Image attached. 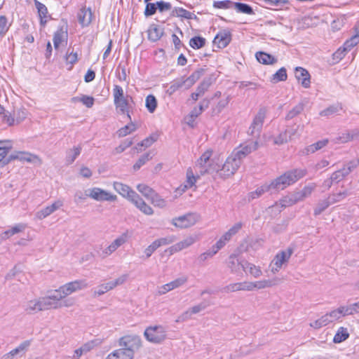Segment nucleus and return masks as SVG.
<instances>
[{
  "label": "nucleus",
  "instance_id": "8fccbe9b",
  "mask_svg": "<svg viewBox=\"0 0 359 359\" xmlns=\"http://www.w3.org/2000/svg\"><path fill=\"white\" fill-rule=\"evenodd\" d=\"M73 102H81L87 107H91L94 104V98L91 96L82 95L81 97H74L72 99Z\"/></svg>",
  "mask_w": 359,
  "mask_h": 359
},
{
  "label": "nucleus",
  "instance_id": "de8ad7c7",
  "mask_svg": "<svg viewBox=\"0 0 359 359\" xmlns=\"http://www.w3.org/2000/svg\"><path fill=\"white\" fill-rule=\"evenodd\" d=\"M328 143V140L325 139L320 140L314 144H312L306 147L307 153H314L315 151L323 148Z\"/></svg>",
  "mask_w": 359,
  "mask_h": 359
},
{
  "label": "nucleus",
  "instance_id": "c756f323",
  "mask_svg": "<svg viewBox=\"0 0 359 359\" xmlns=\"http://www.w3.org/2000/svg\"><path fill=\"white\" fill-rule=\"evenodd\" d=\"M315 189L314 184H309L304 187L301 191L294 194V203L303 201L305 198L309 196Z\"/></svg>",
  "mask_w": 359,
  "mask_h": 359
},
{
  "label": "nucleus",
  "instance_id": "2eb2a0df",
  "mask_svg": "<svg viewBox=\"0 0 359 359\" xmlns=\"http://www.w3.org/2000/svg\"><path fill=\"white\" fill-rule=\"evenodd\" d=\"M25 118V114H0V121L8 126L19 124Z\"/></svg>",
  "mask_w": 359,
  "mask_h": 359
},
{
  "label": "nucleus",
  "instance_id": "b1692460",
  "mask_svg": "<svg viewBox=\"0 0 359 359\" xmlns=\"http://www.w3.org/2000/svg\"><path fill=\"white\" fill-rule=\"evenodd\" d=\"M77 18L79 24L83 27L88 26L90 24L93 18L91 9H86V8H81L78 12Z\"/></svg>",
  "mask_w": 359,
  "mask_h": 359
},
{
  "label": "nucleus",
  "instance_id": "4d7b16f0",
  "mask_svg": "<svg viewBox=\"0 0 359 359\" xmlns=\"http://www.w3.org/2000/svg\"><path fill=\"white\" fill-rule=\"evenodd\" d=\"M196 177L194 176L191 168H189L187 171V181L184 184L186 189L192 187L196 182Z\"/></svg>",
  "mask_w": 359,
  "mask_h": 359
},
{
  "label": "nucleus",
  "instance_id": "5fc2aeb1",
  "mask_svg": "<svg viewBox=\"0 0 359 359\" xmlns=\"http://www.w3.org/2000/svg\"><path fill=\"white\" fill-rule=\"evenodd\" d=\"M145 106L149 112H153L157 107V100L153 95H149L146 97Z\"/></svg>",
  "mask_w": 359,
  "mask_h": 359
},
{
  "label": "nucleus",
  "instance_id": "a211bd4d",
  "mask_svg": "<svg viewBox=\"0 0 359 359\" xmlns=\"http://www.w3.org/2000/svg\"><path fill=\"white\" fill-rule=\"evenodd\" d=\"M114 189L123 197L128 198L130 201L137 194L129 186L118 182H114Z\"/></svg>",
  "mask_w": 359,
  "mask_h": 359
},
{
  "label": "nucleus",
  "instance_id": "49530a36",
  "mask_svg": "<svg viewBox=\"0 0 359 359\" xmlns=\"http://www.w3.org/2000/svg\"><path fill=\"white\" fill-rule=\"evenodd\" d=\"M246 273L249 272L252 276L255 278H258L262 275V271L259 266H257L253 264L249 263L248 262H245Z\"/></svg>",
  "mask_w": 359,
  "mask_h": 359
},
{
  "label": "nucleus",
  "instance_id": "6e6d98bb",
  "mask_svg": "<svg viewBox=\"0 0 359 359\" xmlns=\"http://www.w3.org/2000/svg\"><path fill=\"white\" fill-rule=\"evenodd\" d=\"M330 323V320L327 318V316L325 314L323 316L319 319L313 321L310 324L311 327L315 328V329H319L323 326L327 325Z\"/></svg>",
  "mask_w": 359,
  "mask_h": 359
},
{
  "label": "nucleus",
  "instance_id": "5701e85b",
  "mask_svg": "<svg viewBox=\"0 0 359 359\" xmlns=\"http://www.w3.org/2000/svg\"><path fill=\"white\" fill-rule=\"evenodd\" d=\"M212 156L211 151H205L201 156L197 160L196 163V168H199V172L203 175L208 172V162Z\"/></svg>",
  "mask_w": 359,
  "mask_h": 359
},
{
  "label": "nucleus",
  "instance_id": "a878e982",
  "mask_svg": "<svg viewBox=\"0 0 359 359\" xmlns=\"http://www.w3.org/2000/svg\"><path fill=\"white\" fill-rule=\"evenodd\" d=\"M24 311L27 314H35L39 311H42L39 298L34 299L27 302L23 305Z\"/></svg>",
  "mask_w": 359,
  "mask_h": 359
},
{
  "label": "nucleus",
  "instance_id": "412c9836",
  "mask_svg": "<svg viewBox=\"0 0 359 359\" xmlns=\"http://www.w3.org/2000/svg\"><path fill=\"white\" fill-rule=\"evenodd\" d=\"M295 77L300 82L304 88H307L310 87L311 84V76L309 72L301 67L295 68Z\"/></svg>",
  "mask_w": 359,
  "mask_h": 359
},
{
  "label": "nucleus",
  "instance_id": "0eeeda50",
  "mask_svg": "<svg viewBox=\"0 0 359 359\" xmlns=\"http://www.w3.org/2000/svg\"><path fill=\"white\" fill-rule=\"evenodd\" d=\"M241 163L239 160L231 154L226 160L222 165V168L218 171L219 175L223 177L226 178L233 175L237 170L240 168Z\"/></svg>",
  "mask_w": 359,
  "mask_h": 359
},
{
  "label": "nucleus",
  "instance_id": "6ab92c4d",
  "mask_svg": "<svg viewBox=\"0 0 359 359\" xmlns=\"http://www.w3.org/2000/svg\"><path fill=\"white\" fill-rule=\"evenodd\" d=\"M62 205V201L58 200L54 202L52 205L46 206V208H42L41 210L38 211L36 214V216L39 219H43L60 208Z\"/></svg>",
  "mask_w": 359,
  "mask_h": 359
},
{
  "label": "nucleus",
  "instance_id": "393cba45",
  "mask_svg": "<svg viewBox=\"0 0 359 359\" xmlns=\"http://www.w3.org/2000/svg\"><path fill=\"white\" fill-rule=\"evenodd\" d=\"M67 26H61L58 27L57 30L55 32L53 36V44L55 49H58L60 43L64 40H67Z\"/></svg>",
  "mask_w": 359,
  "mask_h": 359
},
{
  "label": "nucleus",
  "instance_id": "13d9d810",
  "mask_svg": "<svg viewBox=\"0 0 359 359\" xmlns=\"http://www.w3.org/2000/svg\"><path fill=\"white\" fill-rule=\"evenodd\" d=\"M137 189L145 197L150 198L152 195H154V191L144 184H140L137 186Z\"/></svg>",
  "mask_w": 359,
  "mask_h": 359
},
{
  "label": "nucleus",
  "instance_id": "f704fd0d",
  "mask_svg": "<svg viewBox=\"0 0 359 359\" xmlns=\"http://www.w3.org/2000/svg\"><path fill=\"white\" fill-rule=\"evenodd\" d=\"M158 137H159V134L158 133H152L148 137L143 140L140 143H138L137 146L136 147V149H137L138 151H142V149H139V147H144L145 148L149 147L155 142L157 141Z\"/></svg>",
  "mask_w": 359,
  "mask_h": 359
},
{
  "label": "nucleus",
  "instance_id": "58836bf2",
  "mask_svg": "<svg viewBox=\"0 0 359 359\" xmlns=\"http://www.w3.org/2000/svg\"><path fill=\"white\" fill-rule=\"evenodd\" d=\"M349 337V333L347 328L341 327L334 337L333 341L336 344L341 343Z\"/></svg>",
  "mask_w": 359,
  "mask_h": 359
},
{
  "label": "nucleus",
  "instance_id": "69168bd1",
  "mask_svg": "<svg viewBox=\"0 0 359 359\" xmlns=\"http://www.w3.org/2000/svg\"><path fill=\"white\" fill-rule=\"evenodd\" d=\"M133 144L132 139L128 138L124 140L118 147L115 148L116 154H121L128 147Z\"/></svg>",
  "mask_w": 359,
  "mask_h": 359
},
{
  "label": "nucleus",
  "instance_id": "864d4df0",
  "mask_svg": "<svg viewBox=\"0 0 359 359\" xmlns=\"http://www.w3.org/2000/svg\"><path fill=\"white\" fill-rule=\"evenodd\" d=\"M136 130V126L133 123H130L124 127L120 128L117 131L118 136L119 137H125L127 135L131 133L133 131H135Z\"/></svg>",
  "mask_w": 359,
  "mask_h": 359
},
{
  "label": "nucleus",
  "instance_id": "dca6fc26",
  "mask_svg": "<svg viewBox=\"0 0 359 359\" xmlns=\"http://www.w3.org/2000/svg\"><path fill=\"white\" fill-rule=\"evenodd\" d=\"M12 160H18L21 162L34 163L40 161L38 156L27 151H16L10 154V162Z\"/></svg>",
  "mask_w": 359,
  "mask_h": 359
},
{
  "label": "nucleus",
  "instance_id": "4c0bfd02",
  "mask_svg": "<svg viewBox=\"0 0 359 359\" xmlns=\"http://www.w3.org/2000/svg\"><path fill=\"white\" fill-rule=\"evenodd\" d=\"M272 188L271 187L270 184H264L259 188H257L255 191H252L249 194V201L251 200L255 199L261 196L262 194H264L265 192L269 191L271 190Z\"/></svg>",
  "mask_w": 359,
  "mask_h": 359
},
{
  "label": "nucleus",
  "instance_id": "f3484780",
  "mask_svg": "<svg viewBox=\"0 0 359 359\" xmlns=\"http://www.w3.org/2000/svg\"><path fill=\"white\" fill-rule=\"evenodd\" d=\"M231 41V34L227 29H223L219 32L215 36L213 43L217 45L219 48L226 47Z\"/></svg>",
  "mask_w": 359,
  "mask_h": 359
},
{
  "label": "nucleus",
  "instance_id": "a18cd8bd",
  "mask_svg": "<svg viewBox=\"0 0 359 359\" xmlns=\"http://www.w3.org/2000/svg\"><path fill=\"white\" fill-rule=\"evenodd\" d=\"M205 39L202 36H194L190 39L189 45L194 49H199L205 46Z\"/></svg>",
  "mask_w": 359,
  "mask_h": 359
},
{
  "label": "nucleus",
  "instance_id": "7ed1b4c3",
  "mask_svg": "<svg viewBox=\"0 0 359 359\" xmlns=\"http://www.w3.org/2000/svg\"><path fill=\"white\" fill-rule=\"evenodd\" d=\"M144 336L149 342L160 344L166 338V330L161 325L150 326L144 330Z\"/></svg>",
  "mask_w": 359,
  "mask_h": 359
},
{
  "label": "nucleus",
  "instance_id": "c03bdc74",
  "mask_svg": "<svg viewBox=\"0 0 359 359\" xmlns=\"http://www.w3.org/2000/svg\"><path fill=\"white\" fill-rule=\"evenodd\" d=\"M151 158L152 156L151 155V152H147L142 155L136 161V163L133 165V170L135 171L140 170L142 166H143L147 162L150 161Z\"/></svg>",
  "mask_w": 359,
  "mask_h": 359
},
{
  "label": "nucleus",
  "instance_id": "9b49d317",
  "mask_svg": "<svg viewBox=\"0 0 359 359\" xmlns=\"http://www.w3.org/2000/svg\"><path fill=\"white\" fill-rule=\"evenodd\" d=\"M207 69L204 67L198 68L189 77L180 79V87L184 86L185 88L191 87L202 76L205 74Z\"/></svg>",
  "mask_w": 359,
  "mask_h": 359
},
{
  "label": "nucleus",
  "instance_id": "0e129e2a",
  "mask_svg": "<svg viewBox=\"0 0 359 359\" xmlns=\"http://www.w3.org/2000/svg\"><path fill=\"white\" fill-rule=\"evenodd\" d=\"M344 167L349 175L351 172H353L355 169H356L359 166V158H356L349 161L346 163H345Z\"/></svg>",
  "mask_w": 359,
  "mask_h": 359
},
{
  "label": "nucleus",
  "instance_id": "ddd939ff",
  "mask_svg": "<svg viewBox=\"0 0 359 359\" xmlns=\"http://www.w3.org/2000/svg\"><path fill=\"white\" fill-rule=\"evenodd\" d=\"M265 118L264 114H257L249 127L248 133L253 137H259L262 129L264 121Z\"/></svg>",
  "mask_w": 359,
  "mask_h": 359
},
{
  "label": "nucleus",
  "instance_id": "79ce46f5",
  "mask_svg": "<svg viewBox=\"0 0 359 359\" xmlns=\"http://www.w3.org/2000/svg\"><path fill=\"white\" fill-rule=\"evenodd\" d=\"M277 282H278L277 279L262 280H259V281H256V282L253 283V289L254 288L264 289L266 287H270L277 285Z\"/></svg>",
  "mask_w": 359,
  "mask_h": 359
},
{
  "label": "nucleus",
  "instance_id": "c85d7f7f",
  "mask_svg": "<svg viewBox=\"0 0 359 359\" xmlns=\"http://www.w3.org/2000/svg\"><path fill=\"white\" fill-rule=\"evenodd\" d=\"M163 33L164 32L163 28L153 24L149 26L148 29V38L150 41L155 42L161 38Z\"/></svg>",
  "mask_w": 359,
  "mask_h": 359
},
{
  "label": "nucleus",
  "instance_id": "e433bc0d",
  "mask_svg": "<svg viewBox=\"0 0 359 359\" xmlns=\"http://www.w3.org/2000/svg\"><path fill=\"white\" fill-rule=\"evenodd\" d=\"M34 4L37 8L39 15L41 19V24L44 25L46 23V18H47L48 9L47 7L42 3L37 0H34Z\"/></svg>",
  "mask_w": 359,
  "mask_h": 359
},
{
  "label": "nucleus",
  "instance_id": "bb28decb",
  "mask_svg": "<svg viewBox=\"0 0 359 359\" xmlns=\"http://www.w3.org/2000/svg\"><path fill=\"white\" fill-rule=\"evenodd\" d=\"M29 346L30 341L26 340L21 343L17 348L3 355L1 359H13L18 354L20 353L21 352L25 351Z\"/></svg>",
  "mask_w": 359,
  "mask_h": 359
},
{
  "label": "nucleus",
  "instance_id": "09e8293b",
  "mask_svg": "<svg viewBox=\"0 0 359 359\" xmlns=\"http://www.w3.org/2000/svg\"><path fill=\"white\" fill-rule=\"evenodd\" d=\"M359 43V29L356 31V33L352 36L349 39L346 40L344 43L345 49L350 50L353 47L356 46Z\"/></svg>",
  "mask_w": 359,
  "mask_h": 359
},
{
  "label": "nucleus",
  "instance_id": "20e7f679",
  "mask_svg": "<svg viewBox=\"0 0 359 359\" xmlns=\"http://www.w3.org/2000/svg\"><path fill=\"white\" fill-rule=\"evenodd\" d=\"M258 142L255 141H248L243 144H241L237 147L233 152V156H235L237 160H239L240 163H242L243 160L250 154L256 151L258 149Z\"/></svg>",
  "mask_w": 359,
  "mask_h": 359
},
{
  "label": "nucleus",
  "instance_id": "7c9ffc66",
  "mask_svg": "<svg viewBox=\"0 0 359 359\" xmlns=\"http://www.w3.org/2000/svg\"><path fill=\"white\" fill-rule=\"evenodd\" d=\"M215 77L213 74L208 77H205L197 87L195 92L198 93L200 96L203 95L204 93L209 88L211 84L215 81Z\"/></svg>",
  "mask_w": 359,
  "mask_h": 359
},
{
  "label": "nucleus",
  "instance_id": "338daca9",
  "mask_svg": "<svg viewBox=\"0 0 359 359\" xmlns=\"http://www.w3.org/2000/svg\"><path fill=\"white\" fill-rule=\"evenodd\" d=\"M157 11L156 3H147L145 6L144 14L147 18L156 13Z\"/></svg>",
  "mask_w": 359,
  "mask_h": 359
},
{
  "label": "nucleus",
  "instance_id": "1a4fd4ad",
  "mask_svg": "<svg viewBox=\"0 0 359 359\" xmlns=\"http://www.w3.org/2000/svg\"><path fill=\"white\" fill-rule=\"evenodd\" d=\"M198 215L195 213H188L178 217L173 218L172 224L180 229L189 228L194 225L198 220Z\"/></svg>",
  "mask_w": 359,
  "mask_h": 359
},
{
  "label": "nucleus",
  "instance_id": "c9c22d12",
  "mask_svg": "<svg viewBox=\"0 0 359 359\" xmlns=\"http://www.w3.org/2000/svg\"><path fill=\"white\" fill-rule=\"evenodd\" d=\"M131 356L123 348H119L115 350L114 352L110 353L106 359H133Z\"/></svg>",
  "mask_w": 359,
  "mask_h": 359
},
{
  "label": "nucleus",
  "instance_id": "f03ea898",
  "mask_svg": "<svg viewBox=\"0 0 359 359\" xmlns=\"http://www.w3.org/2000/svg\"><path fill=\"white\" fill-rule=\"evenodd\" d=\"M119 346L134 357L135 352L142 346V340L137 335H127L119 339Z\"/></svg>",
  "mask_w": 359,
  "mask_h": 359
},
{
  "label": "nucleus",
  "instance_id": "39448f33",
  "mask_svg": "<svg viewBox=\"0 0 359 359\" xmlns=\"http://www.w3.org/2000/svg\"><path fill=\"white\" fill-rule=\"evenodd\" d=\"M88 283L84 280H79L68 283L59 289L55 290V293L62 297V299L78 290L86 288Z\"/></svg>",
  "mask_w": 359,
  "mask_h": 359
},
{
  "label": "nucleus",
  "instance_id": "37998d69",
  "mask_svg": "<svg viewBox=\"0 0 359 359\" xmlns=\"http://www.w3.org/2000/svg\"><path fill=\"white\" fill-rule=\"evenodd\" d=\"M199 114H188L183 118V123L191 128H194L197 123V119Z\"/></svg>",
  "mask_w": 359,
  "mask_h": 359
},
{
  "label": "nucleus",
  "instance_id": "052dcab7",
  "mask_svg": "<svg viewBox=\"0 0 359 359\" xmlns=\"http://www.w3.org/2000/svg\"><path fill=\"white\" fill-rule=\"evenodd\" d=\"M234 2L229 0L214 1L213 6L216 8L227 9L233 7Z\"/></svg>",
  "mask_w": 359,
  "mask_h": 359
},
{
  "label": "nucleus",
  "instance_id": "72a5a7b5",
  "mask_svg": "<svg viewBox=\"0 0 359 359\" xmlns=\"http://www.w3.org/2000/svg\"><path fill=\"white\" fill-rule=\"evenodd\" d=\"M25 228L26 225L25 224L19 223L15 226H13L11 229L3 232L1 236L2 238L7 239L16 233L23 231L25 229Z\"/></svg>",
  "mask_w": 359,
  "mask_h": 359
},
{
  "label": "nucleus",
  "instance_id": "774afa93",
  "mask_svg": "<svg viewBox=\"0 0 359 359\" xmlns=\"http://www.w3.org/2000/svg\"><path fill=\"white\" fill-rule=\"evenodd\" d=\"M128 238V231L123 233L119 237L116 238L111 243L114 245L118 249L120 246L124 244Z\"/></svg>",
  "mask_w": 359,
  "mask_h": 359
},
{
  "label": "nucleus",
  "instance_id": "2f4dec72",
  "mask_svg": "<svg viewBox=\"0 0 359 359\" xmlns=\"http://www.w3.org/2000/svg\"><path fill=\"white\" fill-rule=\"evenodd\" d=\"M215 77L213 74L208 77H205L197 87L195 92L198 93L200 96L203 95L204 93L209 88L211 84L215 81Z\"/></svg>",
  "mask_w": 359,
  "mask_h": 359
},
{
  "label": "nucleus",
  "instance_id": "680f3d73",
  "mask_svg": "<svg viewBox=\"0 0 359 359\" xmlns=\"http://www.w3.org/2000/svg\"><path fill=\"white\" fill-rule=\"evenodd\" d=\"M177 11H178V13H179V16L180 18H185V19H187V20H191V19H194V20H198V18H197V16L187 11L186 9L183 8H178V10H177Z\"/></svg>",
  "mask_w": 359,
  "mask_h": 359
},
{
  "label": "nucleus",
  "instance_id": "603ef678",
  "mask_svg": "<svg viewBox=\"0 0 359 359\" xmlns=\"http://www.w3.org/2000/svg\"><path fill=\"white\" fill-rule=\"evenodd\" d=\"M310 109V102L305 99L296 105L290 112H302L303 111H309Z\"/></svg>",
  "mask_w": 359,
  "mask_h": 359
},
{
  "label": "nucleus",
  "instance_id": "ea45409f",
  "mask_svg": "<svg viewBox=\"0 0 359 359\" xmlns=\"http://www.w3.org/2000/svg\"><path fill=\"white\" fill-rule=\"evenodd\" d=\"M233 8L238 13L248 14V15L255 14V12L253 11L252 8L247 4L241 3V2H234Z\"/></svg>",
  "mask_w": 359,
  "mask_h": 359
},
{
  "label": "nucleus",
  "instance_id": "f8f14e48",
  "mask_svg": "<svg viewBox=\"0 0 359 359\" xmlns=\"http://www.w3.org/2000/svg\"><path fill=\"white\" fill-rule=\"evenodd\" d=\"M61 299L62 297L55 293V292L53 294L39 297L42 311L48 310L51 308H57L59 306L58 302Z\"/></svg>",
  "mask_w": 359,
  "mask_h": 359
},
{
  "label": "nucleus",
  "instance_id": "f257e3e1",
  "mask_svg": "<svg viewBox=\"0 0 359 359\" xmlns=\"http://www.w3.org/2000/svg\"><path fill=\"white\" fill-rule=\"evenodd\" d=\"M306 173V170L302 168H295L288 170L273 180L270 183L271 187L272 189L276 191L283 190L288 186L293 184L297 181L304 177Z\"/></svg>",
  "mask_w": 359,
  "mask_h": 359
},
{
  "label": "nucleus",
  "instance_id": "a19ab883",
  "mask_svg": "<svg viewBox=\"0 0 359 359\" xmlns=\"http://www.w3.org/2000/svg\"><path fill=\"white\" fill-rule=\"evenodd\" d=\"M287 79V70L285 67L279 69L271 77V82L276 83L279 81H285Z\"/></svg>",
  "mask_w": 359,
  "mask_h": 359
},
{
  "label": "nucleus",
  "instance_id": "4be33fe9",
  "mask_svg": "<svg viewBox=\"0 0 359 359\" xmlns=\"http://www.w3.org/2000/svg\"><path fill=\"white\" fill-rule=\"evenodd\" d=\"M130 202L133 203L142 212L147 215H151L154 213L152 208L147 205L137 194L134 196Z\"/></svg>",
  "mask_w": 359,
  "mask_h": 359
},
{
  "label": "nucleus",
  "instance_id": "aec40b11",
  "mask_svg": "<svg viewBox=\"0 0 359 359\" xmlns=\"http://www.w3.org/2000/svg\"><path fill=\"white\" fill-rule=\"evenodd\" d=\"M12 146L10 141H0V165L4 166L10 163V155L8 153Z\"/></svg>",
  "mask_w": 359,
  "mask_h": 359
},
{
  "label": "nucleus",
  "instance_id": "473e14b6",
  "mask_svg": "<svg viewBox=\"0 0 359 359\" xmlns=\"http://www.w3.org/2000/svg\"><path fill=\"white\" fill-rule=\"evenodd\" d=\"M81 151V147L78 145L74 147L73 149H69L66 153L65 162L67 165L72 164L76 158L80 155Z\"/></svg>",
  "mask_w": 359,
  "mask_h": 359
},
{
  "label": "nucleus",
  "instance_id": "4468645a",
  "mask_svg": "<svg viewBox=\"0 0 359 359\" xmlns=\"http://www.w3.org/2000/svg\"><path fill=\"white\" fill-rule=\"evenodd\" d=\"M245 260L240 259L235 254H231L228 259V267L232 273H239L241 271H246Z\"/></svg>",
  "mask_w": 359,
  "mask_h": 359
},
{
  "label": "nucleus",
  "instance_id": "9d476101",
  "mask_svg": "<svg viewBox=\"0 0 359 359\" xmlns=\"http://www.w3.org/2000/svg\"><path fill=\"white\" fill-rule=\"evenodd\" d=\"M88 197L97 201H115L117 199L116 195L98 187L88 189Z\"/></svg>",
  "mask_w": 359,
  "mask_h": 359
},
{
  "label": "nucleus",
  "instance_id": "bf43d9fd",
  "mask_svg": "<svg viewBox=\"0 0 359 359\" xmlns=\"http://www.w3.org/2000/svg\"><path fill=\"white\" fill-rule=\"evenodd\" d=\"M112 289L110 282L102 284L94 290V296H100Z\"/></svg>",
  "mask_w": 359,
  "mask_h": 359
},
{
  "label": "nucleus",
  "instance_id": "3c124183",
  "mask_svg": "<svg viewBox=\"0 0 359 359\" xmlns=\"http://www.w3.org/2000/svg\"><path fill=\"white\" fill-rule=\"evenodd\" d=\"M332 203L329 198L326 200L320 201L314 209V215L316 216L320 215L325 210H326L330 205Z\"/></svg>",
  "mask_w": 359,
  "mask_h": 359
},
{
  "label": "nucleus",
  "instance_id": "cd10ccee",
  "mask_svg": "<svg viewBox=\"0 0 359 359\" xmlns=\"http://www.w3.org/2000/svg\"><path fill=\"white\" fill-rule=\"evenodd\" d=\"M255 57L257 61L263 65H273L278 61L274 56L264 51L256 53Z\"/></svg>",
  "mask_w": 359,
  "mask_h": 359
},
{
  "label": "nucleus",
  "instance_id": "6e6552de",
  "mask_svg": "<svg viewBox=\"0 0 359 359\" xmlns=\"http://www.w3.org/2000/svg\"><path fill=\"white\" fill-rule=\"evenodd\" d=\"M293 253L292 248H287L285 250L277 253L270 264L271 271L273 273L279 271L283 264L288 262Z\"/></svg>",
  "mask_w": 359,
  "mask_h": 359
},
{
  "label": "nucleus",
  "instance_id": "423d86ee",
  "mask_svg": "<svg viewBox=\"0 0 359 359\" xmlns=\"http://www.w3.org/2000/svg\"><path fill=\"white\" fill-rule=\"evenodd\" d=\"M114 104L121 112H129L128 96H124V92L121 86L115 85L113 89Z\"/></svg>",
  "mask_w": 359,
  "mask_h": 359
},
{
  "label": "nucleus",
  "instance_id": "e2e57ef3",
  "mask_svg": "<svg viewBox=\"0 0 359 359\" xmlns=\"http://www.w3.org/2000/svg\"><path fill=\"white\" fill-rule=\"evenodd\" d=\"M344 167L349 175L351 172H353L355 169H356L359 166V158H356L349 161L346 163H345Z\"/></svg>",
  "mask_w": 359,
  "mask_h": 359
}]
</instances>
